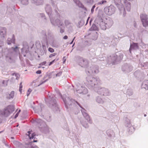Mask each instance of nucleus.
<instances>
[{"label": "nucleus", "mask_w": 148, "mask_h": 148, "mask_svg": "<svg viewBox=\"0 0 148 148\" xmlns=\"http://www.w3.org/2000/svg\"><path fill=\"white\" fill-rule=\"evenodd\" d=\"M15 96V92L12 91L10 93H7L6 95V98L8 99H13Z\"/></svg>", "instance_id": "24"}, {"label": "nucleus", "mask_w": 148, "mask_h": 148, "mask_svg": "<svg viewBox=\"0 0 148 148\" xmlns=\"http://www.w3.org/2000/svg\"><path fill=\"white\" fill-rule=\"evenodd\" d=\"M141 74L139 70H137L134 73V75L136 77H139Z\"/></svg>", "instance_id": "42"}, {"label": "nucleus", "mask_w": 148, "mask_h": 148, "mask_svg": "<svg viewBox=\"0 0 148 148\" xmlns=\"http://www.w3.org/2000/svg\"><path fill=\"white\" fill-rule=\"evenodd\" d=\"M15 39L14 36V34L12 36V38H8L7 42L8 45H10L12 43L14 44L15 43Z\"/></svg>", "instance_id": "29"}, {"label": "nucleus", "mask_w": 148, "mask_h": 148, "mask_svg": "<svg viewBox=\"0 0 148 148\" xmlns=\"http://www.w3.org/2000/svg\"><path fill=\"white\" fill-rule=\"evenodd\" d=\"M21 3L23 5H27L29 3V0H20Z\"/></svg>", "instance_id": "43"}, {"label": "nucleus", "mask_w": 148, "mask_h": 148, "mask_svg": "<svg viewBox=\"0 0 148 148\" xmlns=\"http://www.w3.org/2000/svg\"><path fill=\"white\" fill-rule=\"evenodd\" d=\"M18 113H17L15 115V117H14V118H16L18 116Z\"/></svg>", "instance_id": "61"}, {"label": "nucleus", "mask_w": 148, "mask_h": 148, "mask_svg": "<svg viewBox=\"0 0 148 148\" xmlns=\"http://www.w3.org/2000/svg\"><path fill=\"white\" fill-rule=\"evenodd\" d=\"M51 3L52 5V6H53V8H55V10L56 12V13H58L57 10H58V8L57 7V3L56 0H51Z\"/></svg>", "instance_id": "32"}, {"label": "nucleus", "mask_w": 148, "mask_h": 148, "mask_svg": "<svg viewBox=\"0 0 148 148\" xmlns=\"http://www.w3.org/2000/svg\"><path fill=\"white\" fill-rule=\"evenodd\" d=\"M82 90L81 89V87H80L79 88H77L76 89V90L77 93H78V90L82 91Z\"/></svg>", "instance_id": "55"}, {"label": "nucleus", "mask_w": 148, "mask_h": 148, "mask_svg": "<svg viewBox=\"0 0 148 148\" xmlns=\"http://www.w3.org/2000/svg\"><path fill=\"white\" fill-rule=\"evenodd\" d=\"M81 88L82 90H83L82 91H78V93H82L84 94H87L88 92V90L87 89L84 87L81 86Z\"/></svg>", "instance_id": "34"}, {"label": "nucleus", "mask_w": 148, "mask_h": 148, "mask_svg": "<svg viewBox=\"0 0 148 148\" xmlns=\"http://www.w3.org/2000/svg\"><path fill=\"white\" fill-rule=\"evenodd\" d=\"M68 38V36H65L63 37L64 39H66Z\"/></svg>", "instance_id": "60"}, {"label": "nucleus", "mask_w": 148, "mask_h": 148, "mask_svg": "<svg viewBox=\"0 0 148 148\" xmlns=\"http://www.w3.org/2000/svg\"><path fill=\"white\" fill-rule=\"evenodd\" d=\"M75 38V37H74V38L73 39L72 41H71V42L70 43V44H71L73 43V41H74V40Z\"/></svg>", "instance_id": "63"}, {"label": "nucleus", "mask_w": 148, "mask_h": 148, "mask_svg": "<svg viewBox=\"0 0 148 148\" xmlns=\"http://www.w3.org/2000/svg\"><path fill=\"white\" fill-rule=\"evenodd\" d=\"M95 100L98 103L101 104H103L105 102L104 99H103L101 97L99 96L96 97Z\"/></svg>", "instance_id": "28"}, {"label": "nucleus", "mask_w": 148, "mask_h": 148, "mask_svg": "<svg viewBox=\"0 0 148 148\" xmlns=\"http://www.w3.org/2000/svg\"><path fill=\"white\" fill-rule=\"evenodd\" d=\"M0 35L1 36L4 38L6 35V29L4 27H0Z\"/></svg>", "instance_id": "21"}, {"label": "nucleus", "mask_w": 148, "mask_h": 148, "mask_svg": "<svg viewBox=\"0 0 148 148\" xmlns=\"http://www.w3.org/2000/svg\"><path fill=\"white\" fill-rule=\"evenodd\" d=\"M107 3V1L106 0H101L99 1L97 3V5H99L101 6H103Z\"/></svg>", "instance_id": "35"}, {"label": "nucleus", "mask_w": 148, "mask_h": 148, "mask_svg": "<svg viewBox=\"0 0 148 148\" xmlns=\"http://www.w3.org/2000/svg\"><path fill=\"white\" fill-rule=\"evenodd\" d=\"M4 43L3 40H0V55L3 56L6 61L11 63L14 61L15 54L19 51V48L17 47L15 48L12 47L8 49L7 48L3 49Z\"/></svg>", "instance_id": "1"}, {"label": "nucleus", "mask_w": 148, "mask_h": 148, "mask_svg": "<svg viewBox=\"0 0 148 148\" xmlns=\"http://www.w3.org/2000/svg\"><path fill=\"white\" fill-rule=\"evenodd\" d=\"M134 26L135 27H136V23H134Z\"/></svg>", "instance_id": "64"}, {"label": "nucleus", "mask_w": 148, "mask_h": 148, "mask_svg": "<svg viewBox=\"0 0 148 148\" xmlns=\"http://www.w3.org/2000/svg\"><path fill=\"white\" fill-rule=\"evenodd\" d=\"M114 2L117 6L121 12H123L124 16L126 14L125 10L128 11H130L131 9V5L130 2H128L127 0H123V3H124L125 8H123L121 3V0H114Z\"/></svg>", "instance_id": "7"}, {"label": "nucleus", "mask_w": 148, "mask_h": 148, "mask_svg": "<svg viewBox=\"0 0 148 148\" xmlns=\"http://www.w3.org/2000/svg\"><path fill=\"white\" fill-rule=\"evenodd\" d=\"M48 51L51 53H53L54 51V50L51 47H49L48 49Z\"/></svg>", "instance_id": "49"}, {"label": "nucleus", "mask_w": 148, "mask_h": 148, "mask_svg": "<svg viewBox=\"0 0 148 148\" xmlns=\"http://www.w3.org/2000/svg\"><path fill=\"white\" fill-rule=\"evenodd\" d=\"M78 63L79 65L84 67H87L88 64V60L82 58H80L79 59Z\"/></svg>", "instance_id": "19"}, {"label": "nucleus", "mask_w": 148, "mask_h": 148, "mask_svg": "<svg viewBox=\"0 0 148 148\" xmlns=\"http://www.w3.org/2000/svg\"><path fill=\"white\" fill-rule=\"evenodd\" d=\"M29 50V47L28 46H23V48L21 49V53H19V57L21 60V58L23 56L25 57L26 54L28 52Z\"/></svg>", "instance_id": "18"}, {"label": "nucleus", "mask_w": 148, "mask_h": 148, "mask_svg": "<svg viewBox=\"0 0 148 148\" xmlns=\"http://www.w3.org/2000/svg\"><path fill=\"white\" fill-rule=\"evenodd\" d=\"M43 106V105L40 104L39 107H36L35 108H34V110L36 113H38L40 114L42 111V108Z\"/></svg>", "instance_id": "30"}, {"label": "nucleus", "mask_w": 148, "mask_h": 148, "mask_svg": "<svg viewBox=\"0 0 148 148\" xmlns=\"http://www.w3.org/2000/svg\"><path fill=\"white\" fill-rule=\"evenodd\" d=\"M6 108L8 110L10 113H12L14 110V107L12 105L9 106Z\"/></svg>", "instance_id": "38"}, {"label": "nucleus", "mask_w": 148, "mask_h": 148, "mask_svg": "<svg viewBox=\"0 0 148 148\" xmlns=\"http://www.w3.org/2000/svg\"><path fill=\"white\" fill-rule=\"evenodd\" d=\"M80 123L83 127L86 128H88L89 125L87 122L84 120H80Z\"/></svg>", "instance_id": "33"}, {"label": "nucleus", "mask_w": 148, "mask_h": 148, "mask_svg": "<svg viewBox=\"0 0 148 148\" xmlns=\"http://www.w3.org/2000/svg\"><path fill=\"white\" fill-rule=\"evenodd\" d=\"M96 18L95 20V22L96 24H93L92 25L91 28L89 29L90 30H97L98 29L100 28V27L98 25V24L97 22H96Z\"/></svg>", "instance_id": "25"}, {"label": "nucleus", "mask_w": 148, "mask_h": 148, "mask_svg": "<svg viewBox=\"0 0 148 148\" xmlns=\"http://www.w3.org/2000/svg\"><path fill=\"white\" fill-rule=\"evenodd\" d=\"M140 17L143 26L145 27L147 26L148 25L147 16L145 14H142L140 15Z\"/></svg>", "instance_id": "17"}, {"label": "nucleus", "mask_w": 148, "mask_h": 148, "mask_svg": "<svg viewBox=\"0 0 148 148\" xmlns=\"http://www.w3.org/2000/svg\"><path fill=\"white\" fill-rule=\"evenodd\" d=\"M22 82H21L19 85V91L21 92L22 91Z\"/></svg>", "instance_id": "51"}, {"label": "nucleus", "mask_w": 148, "mask_h": 148, "mask_svg": "<svg viewBox=\"0 0 148 148\" xmlns=\"http://www.w3.org/2000/svg\"><path fill=\"white\" fill-rule=\"evenodd\" d=\"M64 23L65 25L67 27H71L73 25L68 20H65V21Z\"/></svg>", "instance_id": "39"}, {"label": "nucleus", "mask_w": 148, "mask_h": 148, "mask_svg": "<svg viewBox=\"0 0 148 148\" xmlns=\"http://www.w3.org/2000/svg\"><path fill=\"white\" fill-rule=\"evenodd\" d=\"M48 93L47 99H45L46 103L55 112H59L60 110L55 100V96L49 92Z\"/></svg>", "instance_id": "5"}, {"label": "nucleus", "mask_w": 148, "mask_h": 148, "mask_svg": "<svg viewBox=\"0 0 148 148\" xmlns=\"http://www.w3.org/2000/svg\"><path fill=\"white\" fill-rule=\"evenodd\" d=\"M41 73V72L40 70H38V71H37L36 72V73L37 74H40Z\"/></svg>", "instance_id": "59"}, {"label": "nucleus", "mask_w": 148, "mask_h": 148, "mask_svg": "<svg viewBox=\"0 0 148 148\" xmlns=\"http://www.w3.org/2000/svg\"><path fill=\"white\" fill-rule=\"evenodd\" d=\"M45 10L49 16H52L53 15L52 13V9L50 5L47 4L45 8Z\"/></svg>", "instance_id": "22"}, {"label": "nucleus", "mask_w": 148, "mask_h": 148, "mask_svg": "<svg viewBox=\"0 0 148 148\" xmlns=\"http://www.w3.org/2000/svg\"><path fill=\"white\" fill-rule=\"evenodd\" d=\"M64 29H63V28L62 29L60 27V32L61 33H63L64 32Z\"/></svg>", "instance_id": "56"}, {"label": "nucleus", "mask_w": 148, "mask_h": 148, "mask_svg": "<svg viewBox=\"0 0 148 148\" xmlns=\"http://www.w3.org/2000/svg\"><path fill=\"white\" fill-rule=\"evenodd\" d=\"M141 88H144L146 90H148V80H145L143 82Z\"/></svg>", "instance_id": "31"}, {"label": "nucleus", "mask_w": 148, "mask_h": 148, "mask_svg": "<svg viewBox=\"0 0 148 148\" xmlns=\"http://www.w3.org/2000/svg\"><path fill=\"white\" fill-rule=\"evenodd\" d=\"M125 125L129 129V132H133L134 130V127L132 125L130 120L127 118L125 119Z\"/></svg>", "instance_id": "15"}, {"label": "nucleus", "mask_w": 148, "mask_h": 148, "mask_svg": "<svg viewBox=\"0 0 148 148\" xmlns=\"http://www.w3.org/2000/svg\"><path fill=\"white\" fill-rule=\"evenodd\" d=\"M57 54V53H54L52 54H50L49 56V58H51L53 56H55Z\"/></svg>", "instance_id": "54"}, {"label": "nucleus", "mask_w": 148, "mask_h": 148, "mask_svg": "<svg viewBox=\"0 0 148 148\" xmlns=\"http://www.w3.org/2000/svg\"><path fill=\"white\" fill-rule=\"evenodd\" d=\"M58 60V59H54L52 61L50 62L49 65L50 66L52 65L54 62L57 61Z\"/></svg>", "instance_id": "46"}, {"label": "nucleus", "mask_w": 148, "mask_h": 148, "mask_svg": "<svg viewBox=\"0 0 148 148\" xmlns=\"http://www.w3.org/2000/svg\"><path fill=\"white\" fill-rule=\"evenodd\" d=\"M55 90L56 93L60 96L61 97L66 107L68 108V106L72 105L73 103H77L79 106L82 108L81 111L82 114L84 117L85 119L90 124L92 123V121L90 119L89 116L86 112V111L84 108H82L79 105V104L77 101H75L74 100L69 98L67 97L66 95H64L63 96L60 94L58 89H56Z\"/></svg>", "instance_id": "2"}, {"label": "nucleus", "mask_w": 148, "mask_h": 148, "mask_svg": "<svg viewBox=\"0 0 148 148\" xmlns=\"http://www.w3.org/2000/svg\"><path fill=\"white\" fill-rule=\"evenodd\" d=\"M76 5H77L79 7L82 8L84 6L82 3L78 0H73Z\"/></svg>", "instance_id": "37"}, {"label": "nucleus", "mask_w": 148, "mask_h": 148, "mask_svg": "<svg viewBox=\"0 0 148 148\" xmlns=\"http://www.w3.org/2000/svg\"><path fill=\"white\" fill-rule=\"evenodd\" d=\"M46 63V62L45 61L43 62H42L40 64V65H43L45 64Z\"/></svg>", "instance_id": "58"}, {"label": "nucleus", "mask_w": 148, "mask_h": 148, "mask_svg": "<svg viewBox=\"0 0 148 148\" xmlns=\"http://www.w3.org/2000/svg\"><path fill=\"white\" fill-rule=\"evenodd\" d=\"M123 55L121 53L119 55L114 54L110 56L109 58V63L112 64H116L117 62H119L123 58Z\"/></svg>", "instance_id": "8"}, {"label": "nucleus", "mask_w": 148, "mask_h": 148, "mask_svg": "<svg viewBox=\"0 0 148 148\" xmlns=\"http://www.w3.org/2000/svg\"><path fill=\"white\" fill-rule=\"evenodd\" d=\"M95 90L98 94L101 95L106 96L110 95V92L109 90L104 87H98Z\"/></svg>", "instance_id": "9"}, {"label": "nucleus", "mask_w": 148, "mask_h": 148, "mask_svg": "<svg viewBox=\"0 0 148 148\" xmlns=\"http://www.w3.org/2000/svg\"><path fill=\"white\" fill-rule=\"evenodd\" d=\"M126 93L129 96H131L133 94V92L131 89H128L127 90Z\"/></svg>", "instance_id": "44"}, {"label": "nucleus", "mask_w": 148, "mask_h": 148, "mask_svg": "<svg viewBox=\"0 0 148 148\" xmlns=\"http://www.w3.org/2000/svg\"><path fill=\"white\" fill-rule=\"evenodd\" d=\"M11 113L7 108H5L4 110L0 111V114L5 116H8Z\"/></svg>", "instance_id": "23"}, {"label": "nucleus", "mask_w": 148, "mask_h": 148, "mask_svg": "<svg viewBox=\"0 0 148 148\" xmlns=\"http://www.w3.org/2000/svg\"><path fill=\"white\" fill-rule=\"evenodd\" d=\"M32 90L30 88H29L28 90L27 94V96H29L30 94V92H32Z\"/></svg>", "instance_id": "47"}, {"label": "nucleus", "mask_w": 148, "mask_h": 148, "mask_svg": "<svg viewBox=\"0 0 148 148\" xmlns=\"http://www.w3.org/2000/svg\"><path fill=\"white\" fill-rule=\"evenodd\" d=\"M62 74V72L61 71H60L59 72V73H58L56 75V76L57 77H59Z\"/></svg>", "instance_id": "52"}, {"label": "nucleus", "mask_w": 148, "mask_h": 148, "mask_svg": "<svg viewBox=\"0 0 148 148\" xmlns=\"http://www.w3.org/2000/svg\"><path fill=\"white\" fill-rule=\"evenodd\" d=\"M47 77V76H45L43 77V79L41 80L40 82V84L38 85V86H40V85L42 84L43 83H44L45 82H46L47 80L48 79H46V78Z\"/></svg>", "instance_id": "40"}, {"label": "nucleus", "mask_w": 148, "mask_h": 148, "mask_svg": "<svg viewBox=\"0 0 148 148\" xmlns=\"http://www.w3.org/2000/svg\"><path fill=\"white\" fill-rule=\"evenodd\" d=\"M111 38L114 40H115L117 39V36L112 35L111 36Z\"/></svg>", "instance_id": "48"}, {"label": "nucleus", "mask_w": 148, "mask_h": 148, "mask_svg": "<svg viewBox=\"0 0 148 148\" xmlns=\"http://www.w3.org/2000/svg\"><path fill=\"white\" fill-rule=\"evenodd\" d=\"M105 58L103 57L102 58H101L100 60L101 61L104 60Z\"/></svg>", "instance_id": "62"}, {"label": "nucleus", "mask_w": 148, "mask_h": 148, "mask_svg": "<svg viewBox=\"0 0 148 148\" xmlns=\"http://www.w3.org/2000/svg\"><path fill=\"white\" fill-rule=\"evenodd\" d=\"M66 57L65 56L63 58V59H62V60L63 61V63H64L66 61Z\"/></svg>", "instance_id": "57"}, {"label": "nucleus", "mask_w": 148, "mask_h": 148, "mask_svg": "<svg viewBox=\"0 0 148 148\" xmlns=\"http://www.w3.org/2000/svg\"><path fill=\"white\" fill-rule=\"evenodd\" d=\"M138 48V44L137 43H133L132 44H131L130 45V47L129 49V51L130 53H131V51L132 50H136Z\"/></svg>", "instance_id": "27"}, {"label": "nucleus", "mask_w": 148, "mask_h": 148, "mask_svg": "<svg viewBox=\"0 0 148 148\" xmlns=\"http://www.w3.org/2000/svg\"><path fill=\"white\" fill-rule=\"evenodd\" d=\"M95 7V5H94L92 7L91 9V13L93 14L94 11V8Z\"/></svg>", "instance_id": "50"}, {"label": "nucleus", "mask_w": 148, "mask_h": 148, "mask_svg": "<svg viewBox=\"0 0 148 148\" xmlns=\"http://www.w3.org/2000/svg\"><path fill=\"white\" fill-rule=\"evenodd\" d=\"M106 133L110 139L114 138L115 137V133L112 130L110 129L107 130L106 131Z\"/></svg>", "instance_id": "20"}, {"label": "nucleus", "mask_w": 148, "mask_h": 148, "mask_svg": "<svg viewBox=\"0 0 148 148\" xmlns=\"http://www.w3.org/2000/svg\"><path fill=\"white\" fill-rule=\"evenodd\" d=\"M99 67L97 66H93L86 70V73L88 75L97 73L99 72Z\"/></svg>", "instance_id": "13"}, {"label": "nucleus", "mask_w": 148, "mask_h": 148, "mask_svg": "<svg viewBox=\"0 0 148 148\" xmlns=\"http://www.w3.org/2000/svg\"><path fill=\"white\" fill-rule=\"evenodd\" d=\"M96 22L98 24V25L102 30H105L107 28H109L112 25L113 22L110 18H105L103 19L99 16L96 18Z\"/></svg>", "instance_id": "4"}, {"label": "nucleus", "mask_w": 148, "mask_h": 148, "mask_svg": "<svg viewBox=\"0 0 148 148\" xmlns=\"http://www.w3.org/2000/svg\"><path fill=\"white\" fill-rule=\"evenodd\" d=\"M31 2L36 5H42L44 2L43 0H31Z\"/></svg>", "instance_id": "26"}, {"label": "nucleus", "mask_w": 148, "mask_h": 148, "mask_svg": "<svg viewBox=\"0 0 148 148\" xmlns=\"http://www.w3.org/2000/svg\"><path fill=\"white\" fill-rule=\"evenodd\" d=\"M12 75L13 77L11 78V79L12 78L18 80L20 77V75L18 74L14 73Z\"/></svg>", "instance_id": "41"}, {"label": "nucleus", "mask_w": 148, "mask_h": 148, "mask_svg": "<svg viewBox=\"0 0 148 148\" xmlns=\"http://www.w3.org/2000/svg\"><path fill=\"white\" fill-rule=\"evenodd\" d=\"M83 25V23L82 21H80L79 22L78 24L77 25V26L79 27H80Z\"/></svg>", "instance_id": "45"}, {"label": "nucleus", "mask_w": 148, "mask_h": 148, "mask_svg": "<svg viewBox=\"0 0 148 148\" xmlns=\"http://www.w3.org/2000/svg\"><path fill=\"white\" fill-rule=\"evenodd\" d=\"M43 123L42 121L40 119H37L35 120L33 122V123L36 125L40 124L41 125V124Z\"/></svg>", "instance_id": "36"}, {"label": "nucleus", "mask_w": 148, "mask_h": 148, "mask_svg": "<svg viewBox=\"0 0 148 148\" xmlns=\"http://www.w3.org/2000/svg\"><path fill=\"white\" fill-rule=\"evenodd\" d=\"M41 36L42 39V46L44 52L46 51V46H48L49 44L54 47H58L57 45L54 46L53 44L54 36L51 31L48 30L47 32L45 30H42L41 32Z\"/></svg>", "instance_id": "3"}, {"label": "nucleus", "mask_w": 148, "mask_h": 148, "mask_svg": "<svg viewBox=\"0 0 148 148\" xmlns=\"http://www.w3.org/2000/svg\"><path fill=\"white\" fill-rule=\"evenodd\" d=\"M40 16L42 18H43L45 19H46V18L45 17V15L43 13H40Z\"/></svg>", "instance_id": "53"}, {"label": "nucleus", "mask_w": 148, "mask_h": 148, "mask_svg": "<svg viewBox=\"0 0 148 148\" xmlns=\"http://www.w3.org/2000/svg\"><path fill=\"white\" fill-rule=\"evenodd\" d=\"M122 70L125 73H128L132 71L133 67L130 64H125L123 65Z\"/></svg>", "instance_id": "16"}, {"label": "nucleus", "mask_w": 148, "mask_h": 148, "mask_svg": "<svg viewBox=\"0 0 148 148\" xmlns=\"http://www.w3.org/2000/svg\"><path fill=\"white\" fill-rule=\"evenodd\" d=\"M53 15H52V16H49V18L51 22V24L54 26H59L60 27V26H62L64 25L62 22L58 19H56L54 18H53Z\"/></svg>", "instance_id": "11"}, {"label": "nucleus", "mask_w": 148, "mask_h": 148, "mask_svg": "<svg viewBox=\"0 0 148 148\" xmlns=\"http://www.w3.org/2000/svg\"><path fill=\"white\" fill-rule=\"evenodd\" d=\"M104 13L107 15H111L115 11V8L112 5L105 7L104 9Z\"/></svg>", "instance_id": "14"}, {"label": "nucleus", "mask_w": 148, "mask_h": 148, "mask_svg": "<svg viewBox=\"0 0 148 148\" xmlns=\"http://www.w3.org/2000/svg\"><path fill=\"white\" fill-rule=\"evenodd\" d=\"M14 143L16 145V148H38L37 146L32 145L30 143L29 144H25L24 146L17 141H14Z\"/></svg>", "instance_id": "12"}, {"label": "nucleus", "mask_w": 148, "mask_h": 148, "mask_svg": "<svg viewBox=\"0 0 148 148\" xmlns=\"http://www.w3.org/2000/svg\"><path fill=\"white\" fill-rule=\"evenodd\" d=\"M26 137H27V138H29L30 140L29 141H30L27 144H29V143H30V144L32 146H33L32 145V142H37V140H35V139L36 138V134L35 133H33V132L31 130V131H29L26 134Z\"/></svg>", "instance_id": "10"}, {"label": "nucleus", "mask_w": 148, "mask_h": 148, "mask_svg": "<svg viewBox=\"0 0 148 148\" xmlns=\"http://www.w3.org/2000/svg\"><path fill=\"white\" fill-rule=\"evenodd\" d=\"M101 84V81L98 77L88 76L86 78V84L87 87L90 89H94Z\"/></svg>", "instance_id": "6"}]
</instances>
